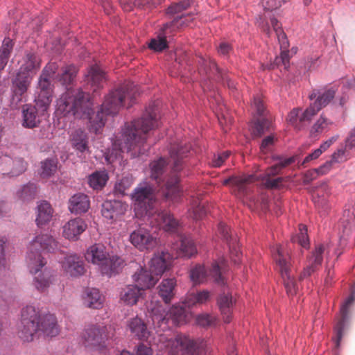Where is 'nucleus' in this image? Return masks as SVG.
<instances>
[{
	"label": "nucleus",
	"mask_w": 355,
	"mask_h": 355,
	"mask_svg": "<svg viewBox=\"0 0 355 355\" xmlns=\"http://www.w3.org/2000/svg\"><path fill=\"white\" fill-rule=\"evenodd\" d=\"M64 69L59 81L67 91L57 99L55 112L58 116L68 119H87L90 132L98 134L105 125L106 116L116 115L126 100L132 104L139 94V89L134 83L125 81L118 88L110 92L99 109L94 112V103L89 92L81 89L70 90L68 88L76 77L77 68Z\"/></svg>",
	"instance_id": "nucleus-1"
},
{
	"label": "nucleus",
	"mask_w": 355,
	"mask_h": 355,
	"mask_svg": "<svg viewBox=\"0 0 355 355\" xmlns=\"http://www.w3.org/2000/svg\"><path fill=\"white\" fill-rule=\"evenodd\" d=\"M191 149V146L187 144L170 148L169 155L173 164L169 173H167L168 162L163 157L150 164V178L161 187L162 196L166 200L176 201L180 198L182 189L180 180L186 166L185 159L190 155Z\"/></svg>",
	"instance_id": "nucleus-2"
},
{
	"label": "nucleus",
	"mask_w": 355,
	"mask_h": 355,
	"mask_svg": "<svg viewBox=\"0 0 355 355\" xmlns=\"http://www.w3.org/2000/svg\"><path fill=\"white\" fill-rule=\"evenodd\" d=\"M158 103H150L143 115L121 128L119 145L122 152L130 153L135 157L142 153L141 146L147 139V133L159 125Z\"/></svg>",
	"instance_id": "nucleus-3"
},
{
	"label": "nucleus",
	"mask_w": 355,
	"mask_h": 355,
	"mask_svg": "<svg viewBox=\"0 0 355 355\" xmlns=\"http://www.w3.org/2000/svg\"><path fill=\"white\" fill-rule=\"evenodd\" d=\"M58 248L55 239L47 234L36 236L28 247L26 261L30 273L33 275V284L40 292L45 291L51 284V270L45 268L46 261L41 252H53Z\"/></svg>",
	"instance_id": "nucleus-4"
},
{
	"label": "nucleus",
	"mask_w": 355,
	"mask_h": 355,
	"mask_svg": "<svg viewBox=\"0 0 355 355\" xmlns=\"http://www.w3.org/2000/svg\"><path fill=\"white\" fill-rule=\"evenodd\" d=\"M37 332L50 338L58 335L60 327L57 318L49 313L40 314L37 307L27 305L21 311V320L18 326L19 337L24 342H31Z\"/></svg>",
	"instance_id": "nucleus-5"
},
{
	"label": "nucleus",
	"mask_w": 355,
	"mask_h": 355,
	"mask_svg": "<svg viewBox=\"0 0 355 355\" xmlns=\"http://www.w3.org/2000/svg\"><path fill=\"white\" fill-rule=\"evenodd\" d=\"M85 258L98 266L101 274L108 277L117 275L124 266L122 258L117 255H110L105 247L100 243H95L89 247Z\"/></svg>",
	"instance_id": "nucleus-6"
},
{
	"label": "nucleus",
	"mask_w": 355,
	"mask_h": 355,
	"mask_svg": "<svg viewBox=\"0 0 355 355\" xmlns=\"http://www.w3.org/2000/svg\"><path fill=\"white\" fill-rule=\"evenodd\" d=\"M167 355H201L204 352L202 341L194 340L184 335L178 334L166 341Z\"/></svg>",
	"instance_id": "nucleus-7"
},
{
	"label": "nucleus",
	"mask_w": 355,
	"mask_h": 355,
	"mask_svg": "<svg viewBox=\"0 0 355 355\" xmlns=\"http://www.w3.org/2000/svg\"><path fill=\"white\" fill-rule=\"evenodd\" d=\"M154 189L148 182H143L135 189L131 194L133 209L139 217L150 216L154 207Z\"/></svg>",
	"instance_id": "nucleus-8"
},
{
	"label": "nucleus",
	"mask_w": 355,
	"mask_h": 355,
	"mask_svg": "<svg viewBox=\"0 0 355 355\" xmlns=\"http://www.w3.org/2000/svg\"><path fill=\"white\" fill-rule=\"evenodd\" d=\"M225 258L219 259L218 261H214L211 267L207 269L205 265L197 263L191 268L189 277L194 284H200L208 281H212L218 284H223V279L220 272V264H225Z\"/></svg>",
	"instance_id": "nucleus-9"
},
{
	"label": "nucleus",
	"mask_w": 355,
	"mask_h": 355,
	"mask_svg": "<svg viewBox=\"0 0 355 355\" xmlns=\"http://www.w3.org/2000/svg\"><path fill=\"white\" fill-rule=\"evenodd\" d=\"M150 316L155 325L165 330L168 327L170 321L174 325L184 323L186 320V312L179 306H173L167 312L162 306H157L151 309Z\"/></svg>",
	"instance_id": "nucleus-10"
},
{
	"label": "nucleus",
	"mask_w": 355,
	"mask_h": 355,
	"mask_svg": "<svg viewBox=\"0 0 355 355\" xmlns=\"http://www.w3.org/2000/svg\"><path fill=\"white\" fill-rule=\"evenodd\" d=\"M273 258L279 268L285 288L288 295H294L297 291V286L291 270L290 257L284 253L281 245L272 249Z\"/></svg>",
	"instance_id": "nucleus-11"
},
{
	"label": "nucleus",
	"mask_w": 355,
	"mask_h": 355,
	"mask_svg": "<svg viewBox=\"0 0 355 355\" xmlns=\"http://www.w3.org/2000/svg\"><path fill=\"white\" fill-rule=\"evenodd\" d=\"M252 105L258 116L254 121L252 130V134L255 137H260L272 128V116L268 114L260 96H254Z\"/></svg>",
	"instance_id": "nucleus-12"
},
{
	"label": "nucleus",
	"mask_w": 355,
	"mask_h": 355,
	"mask_svg": "<svg viewBox=\"0 0 355 355\" xmlns=\"http://www.w3.org/2000/svg\"><path fill=\"white\" fill-rule=\"evenodd\" d=\"M33 68H19L12 79V103L21 101L33 79Z\"/></svg>",
	"instance_id": "nucleus-13"
},
{
	"label": "nucleus",
	"mask_w": 355,
	"mask_h": 355,
	"mask_svg": "<svg viewBox=\"0 0 355 355\" xmlns=\"http://www.w3.org/2000/svg\"><path fill=\"white\" fill-rule=\"evenodd\" d=\"M82 339L86 347L95 350L105 348L107 341L105 327L97 324H90L85 328L82 334Z\"/></svg>",
	"instance_id": "nucleus-14"
},
{
	"label": "nucleus",
	"mask_w": 355,
	"mask_h": 355,
	"mask_svg": "<svg viewBox=\"0 0 355 355\" xmlns=\"http://www.w3.org/2000/svg\"><path fill=\"white\" fill-rule=\"evenodd\" d=\"M35 105L25 104L21 110V125L28 129H33L39 127L41 123V117L44 116L49 107L34 100Z\"/></svg>",
	"instance_id": "nucleus-15"
},
{
	"label": "nucleus",
	"mask_w": 355,
	"mask_h": 355,
	"mask_svg": "<svg viewBox=\"0 0 355 355\" xmlns=\"http://www.w3.org/2000/svg\"><path fill=\"white\" fill-rule=\"evenodd\" d=\"M270 17V24L274 32L276 34L278 42L280 46V55L277 56L274 60L273 67H288L289 65V42L285 33L282 29L281 24L274 17Z\"/></svg>",
	"instance_id": "nucleus-16"
},
{
	"label": "nucleus",
	"mask_w": 355,
	"mask_h": 355,
	"mask_svg": "<svg viewBox=\"0 0 355 355\" xmlns=\"http://www.w3.org/2000/svg\"><path fill=\"white\" fill-rule=\"evenodd\" d=\"M218 231L221 239L228 245L232 261L234 264H239L242 253L240 250L237 235L233 233L230 227L223 222L218 224Z\"/></svg>",
	"instance_id": "nucleus-17"
},
{
	"label": "nucleus",
	"mask_w": 355,
	"mask_h": 355,
	"mask_svg": "<svg viewBox=\"0 0 355 355\" xmlns=\"http://www.w3.org/2000/svg\"><path fill=\"white\" fill-rule=\"evenodd\" d=\"M130 243L139 250H150L157 245V239L146 227L139 225L129 236Z\"/></svg>",
	"instance_id": "nucleus-18"
},
{
	"label": "nucleus",
	"mask_w": 355,
	"mask_h": 355,
	"mask_svg": "<svg viewBox=\"0 0 355 355\" xmlns=\"http://www.w3.org/2000/svg\"><path fill=\"white\" fill-rule=\"evenodd\" d=\"M355 301V291H352L350 295L345 300L340 309V319L335 326L336 336L334 338L335 347L338 349L340 347L343 338V333L349 320V311L351 306Z\"/></svg>",
	"instance_id": "nucleus-19"
},
{
	"label": "nucleus",
	"mask_w": 355,
	"mask_h": 355,
	"mask_svg": "<svg viewBox=\"0 0 355 355\" xmlns=\"http://www.w3.org/2000/svg\"><path fill=\"white\" fill-rule=\"evenodd\" d=\"M319 110L311 103L305 110L301 108H293L288 114L287 121L295 128L301 130L307 126L313 116Z\"/></svg>",
	"instance_id": "nucleus-20"
},
{
	"label": "nucleus",
	"mask_w": 355,
	"mask_h": 355,
	"mask_svg": "<svg viewBox=\"0 0 355 355\" xmlns=\"http://www.w3.org/2000/svg\"><path fill=\"white\" fill-rule=\"evenodd\" d=\"M48 68H44L42 73L41 74L38 80V86L37 88V95L35 96V100L38 101L39 103H42L50 106L53 98V85L51 78L48 74ZM52 69L53 68H49Z\"/></svg>",
	"instance_id": "nucleus-21"
},
{
	"label": "nucleus",
	"mask_w": 355,
	"mask_h": 355,
	"mask_svg": "<svg viewBox=\"0 0 355 355\" xmlns=\"http://www.w3.org/2000/svg\"><path fill=\"white\" fill-rule=\"evenodd\" d=\"M324 251V247L322 244H319L315 246L311 255L308 259V265L304 268L300 275V280H302L310 277L320 268L323 261Z\"/></svg>",
	"instance_id": "nucleus-22"
},
{
	"label": "nucleus",
	"mask_w": 355,
	"mask_h": 355,
	"mask_svg": "<svg viewBox=\"0 0 355 355\" xmlns=\"http://www.w3.org/2000/svg\"><path fill=\"white\" fill-rule=\"evenodd\" d=\"M61 266L64 272L71 277H78L85 273L83 261L75 254L66 256Z\"/></svg>",
	"instance_id": "nucleus-23"
},
{
	"label": "nucleus",
	"mask_w": 355,
	"mask_h": 355,
	"mask_svg": "<svg viewBox=\"0 0 355 355\" xmlns=\"http://www.w3.org/2000/svg\"><path fill=\"white\" fill-rule=\"evenodd\" d=\"M71 146L79 156L89 153V139L81 128L76 129L70 135Z\"/></svg>",
	"instance_id": "nucleus-24"
},
{
	"label": "nucleus",
	"mask_w": 355,
	"mask_h": 355,
	"mask_svg": "<svg viewBox=\"0 0 355 355\" xmlns=\"http://www.w3.org/2000/svg\"><path fill=\"white\" fill-rule=\"evenodd\" d=\"M235 303V299L229 292L221 293L217 298V304L225 323H230L232 320V313Z\"/></svg>",
	"instance_id": "nucleus-25"
},
{
	"label": "nucleus",
	"mask_w": 355,
	"mask_h": 355,
	"mask_svg": "<svg viewBox=\"0 0 355 355\" xmlns=\"http://www.w3.org/2000/svg\"><path fill=\"white\" fill-rule=\"evenodd\" d=\"M153 218L165 232L170 233L177 232L179 223L169 211L166 210L158 211L153 216Z\"/></svg>",
	"instance_id": "nucleus-26"
},
{
	"label": "nucleus",
	"mask_w": 355,
	"mask_h": 355,
	"mask_svg": "<svg viewBox=\"0 0 355 355\" xmlns=\"http://www.w3.org/2000/svg\"><path fill=\"white\" fill-rule=\"evenodd\" d=\"M125 211L126 205L120 200H107L102 204V216L107 219H115Z\"/></svg>",
	"instance_id": "nucleus-27"
},
{
	"label": "nucleus",
	"mask_w": 355,
	"mask_h": 355,
	"mask_svg": "<svg viewBox=\"0 0 355 355\" xmlns=\"http://www.w3.org/2000/svg\"><path fill=\"white\" fill-rule=\"evenodd\" d=\"M85 222L80 218L68 221L63 227V236L67 239L76 240L86 230Z\"/></svg>",
	"instance_id": "nucleus-28"
},
{
	"label": "nucleus",
	"mask_w": 355,
	"mask_h": 355,
	"mask_svg": "<svg viewBox=\"0 0 355 355\" xmlns=\"http://www.w3.org/2000/svg\"><path fill=\"white\" fill-rule=\"evenodd\" d=\"M89 208V200L87 195L78 193L72 196L69 200V209L71 213L81 214Z\"/></svg>",
	"instance_id": "nucleus-29"
},
{
	"label": "nucleus",
	"mask_w": 355,
	"mask_h": 355,
	"mask_svg": "<svg viewBox=\"0 0 355 355\" xmlns=\"http://www.w3.org/2000/svg\"><path fill=\"white\" fill-rule=\"evenodd\" d=\"M153 274L150 270H148L140 266L139 270L132 275V279L139 288L148 289L154 286L157 282V279Z\"/></svg>",
	"instance_id": "nucleus-30"
},
{
	"label": "nucleus",
	"mask_w": 355,
	"mask_h": 355,
	"mask_svg": "<svg viewBox=\"0 0 355 355\" xmlns=\"http://www.w3.org/2000/svg\"><path fill=\"white\" fill-rule=\"evenodd\" d=\"M83 303L87 308L99 309L103 307V300L98 289L87 288L83 295Z\"/></svg>",
	"instance_id": "nucleus-31"
},
{
	"label": "nucleus",
	"mask_w": 355,
	"mask_h": 355,
	"mask_svg": "<svg viewBox=\"0 0 355 355\" xmlns=\"http://www.w3.org/2000/svg\"><path fill=\"white\" fill-rule=\"evenodd\" d=\"M336 90L333 87L328 89L323 93H320L318 89H313L309 94V98L310 100L315 98L312 104L320 111L323 107H325L331 102L334 98Z\"/></svg>",
	"instance_id": "nucleus-32"
},
{
	"label": "nucleus",
	"mask_w": 355,
	"mask_h": 355,
	"mask_svg": "<svg viewBox=\"0 0 355 355\" xmlns=\"http://www.w3.org/2000/svg\"><path fill=\"white\" fill-rule=\"evenodd\" d=\"M105 80L106 75L102 68H89V71L85 76V81L94 87V92H96L103 87Z\"/></svg>",
	"instance_id": "nucleus-33"
},
{
	"label": "nucleus",
	"mask_w": 355,
	"mask_h": 355,
	"mask_svg": "<svg viewBox=\"0 0 355 355\" xmlns=\"http://www.w3.org/2000/svg\"><path fill=\"white\" fill-rule=\"evenodd\" d=\"M354 220H355V202H352V205H347L345 206V209L343 211V217L341 218V223L343 224V238L345 236H348L349 233L352 232L354 228Z\"/></svg>",
	"instance_id": "nucleus-34"
},
{
	"label": "nucleus",
	"mask_w": 355,
	"mask_h": 355,
	"mask_svg": "<svg viewBox=\"0 0 355 355\" xmlns=\"http://www.w3.org/2000/svg\"><path fill=\"white\" fill-rule=\"evenodd\" d=\"M170 254L166 252L155 254L150 261V270L156 276L162 275L167 268Z\"/></svg>",
	"instance_id": "nucleus-35"
},
{
	"label": "nucleus",
	"mask_w": 355,
	"mask_h": 355,
	"mask_svg": "<svg viewBox=\"0 0 355 355\" xmlns=\"http://www.w3.org/2000/svg\"><path fill=\"white\" fill-rule=\"evenodd\" d=\"M128 328L135 337L141 340L147 339L149 336L146 323L139 318L135 317L128 322Z\"/></svg>",
	"instance_id": "nucleus-36"
},
{
	"label": "nucleus",
	"mask_w": 355,
	"mask_h": 355,
	"mask_svg": "<svg viewBox=\"0 0 355 355\" xmlns=\"http://www.w3.org/2000/svg\"><path fill=\"white\" fill-rule=\"evenodd\" d=\"M36 223L38 227L47 224L52 218L53 209L47 201L41 202L37 207Z\"/></svg>",
	"instance_id": "nucleus-37"
},
{
	"label": "nucleus",
	"mask_w": 355,
	"mask_h": 355,
	"mask_svg": "<svg viewBox=\"0 0 355 355\" xmlns=\"http://www.w3.org/2000/svg\"><path fill=\"white\" fill-rule=\"evenodd\" d=\"M176 281L174 278L164 279L159 285V295L163 301L168 304L174 296Z\"/></svg>",
	"instance_id": "nucleus-38"
},
{
	"label": "nucleus",
	"mask_w": 355,
	"mask_h": 355,
	"mask_svg": "<svg viewBox=\"0 0 355 355\" xmlns=\"http://www.w3.org/2000/svg\"><path fill=\"white\" fill-rule=\"evenodd\" d=\"M163 0H121L123 9L126 11L131 10L134 7L139 9L148 10L155 8L161 3Z\"/></svg>",
	"instance_id": "nucleus-39"
},
{
	"label": "nucleus",
	"mask_w": 355,
	"mask_h": 355,
	"mask_svg": "<svg viewBox=\"0 0 355 355\" xmlns=\"http://www.w3.org/2000/svg\"><path fill=\"white\" fill-rule=\"evenodd\" d=\"M144 291L136 285H128L123 290L121 300L128 305H134L138 302Z\"/></svg>",
	"instance_id": "nucleus-40"
},
{
	"label": "nucleus",
	"mask_w": 355,
	"mask_h": 355,
	"mask_svg": "<svg viewBox=\"0 0 355 355\" xmlns=\"http://www.w3.org/2000/svg\"><path fill=\"white\" fill-rule=\"evenodd\" d=\"M109 175L105 170L96 171L88 177V184L94 190H101L108 181Z\"/></svg>",
	"instance_id": "nucleus-41"
},
{
	"label": "nucleus",
	"mask_w": 355,
	"mask_h": 355,
	"mask_svg": "<svg viewBox=\"0 0 355 355\" xmlns=\"http://www.w3.org/2000/svg\"><path fill=\"white\" fill-rule=\"evenodd\" d=\"M178 254L184 258H191L197 254V248L193 241L189 237L180 236Z\"/></svg>",
	"instance_id": "nucleus-42"
},
{
	"label": "nucleus",
	"mask_w": 355,
	"mask_h": 355,
	"mask_svg": "<svg viewBox=\"0 0 355 355\" xmlns=\"http://www.w3.org/2000/svg\"><path fill=\"white\" fill-rule=\"evenodd\" d=\"M193 19L190 15L178 16L172 21L164 24V31H166L168 33H173L179 28L189 26Z\"/></svg>",
	"instance_id": "nucleus-43"
},
{
	"label": "nucleus",
	"mask_w": 355,
	"mask_h": 355,
	"mask_svg": "<svg viewBox=\"0 0 355 355\" xmlns=\"http://www.w3.org/2000/svg\"><path fill=\"white\" fill-rule=\"evenodd\" d=\"M168 34L166 31H164V27H162L159 35L155 38H153L148 43L149 49L155 52H162L167 49L166 37Z\"/></svg>",
	"instance_id": "nucleus-44"
},
{
	"label": "nucleus",
	"mask_w": 355,
	"mask_h": 355,
	"mask_svg": "<svg viewBox=\"0 0 355 355\" xmlns=\"http://www.w3.org/2000/svg\"><path fill=\"white\" fill-rule=\"evenodd\" d=\"M37 187L35 184L28 182L21 186L17 190L16 196L18 199L23 202H29L33 200L36 196Z\"/></svg>",
	"instance_id": "nucleus-45"
},
{
	"label": "nucleus",
	"mask_w": 355,
	"mask_h": 355,
	"mask_svg": "<svg viewBox=\"0 0 355 355\" xmlns=\"http://www.w3.org/2000/svg\"><path fill=\"white\" fill-rule=\"evenodd\" d=\"M329 171V164L324 163L317 168L307 171L303 177V183L305 185L309 184L318 175L326 174Z\"/></svg>",
	"instance_id": "nucleus-46"
},
{
	"label": "nucleus",
	"mask_w": 355,
	"mask_h": 355,
	"mask_svg": "<svg viewBox=\"0 0 355 355\" xmlns=\"http://www.w3.org/2000/svg\"><path fill=\"white\" fill-rule=\"evenodd\" d=\"M13 48V42L9 37H6L0 48V67H6L8 64L10 54Z\"/></svg>",
	"instance_id": "nucleus-47"
},
{
	"label": "nucleus",
	"mask_w": 355,
	"mask_h": 355,
	"mask_svg": "<svg viewBox=\"0 0 355 355\" xmlns=\"http://www.w3.org/2000/svg\"><path fill=\"white\" fill-rule=\"evenodd\" d=\"M26 170V163L21 157L14 158V162L11 165V169L8 173L10 177L18 176Z\"/></svg>",
	"instance_id": "nucleus-48"
},
{
	"label": "nucleus",
	"mask_w": 355,
	"mask_h": 355,
	"mask_svg": "<svg viewBox=\"0 0 355 355\" xmlns=\"http://www.w3.org/2000/svg\"><path fill=\"white\" fill-rule=\"evenodd\" d=\"M13 162L14 158L7 154H3V152L0 150V173L2 175H8Z\"/></svg>",
	"instance_id": "nucleus-49"
},
{
	"label": "nucleus",
	"mask_w": 355,
	"mask_h": 355,
	"mask_svg": "<svg viewBox=\"0 0 355 355\" xmlns=\"http://www.w3.org/2000/svg\"><path fill=\"white\" fill-rule=\"evenodd\" d=\"M191 3V0H183L179 3H173L168 8L166 13L168 15L179 14L190 7Z\"/></svg>",
	"instance_id": "nucleus-50"
},
{
	"label": "nucleus",
	"mask_w": 355,
	"mask_h": 355,
	"mask_svg": "<svg viewBox=\"0 0 355 355\" xmlns=\"http://www.w3.org/2000/svg\"><path fill=\"white\" fill-rule=\"evenodd\" d=\"M210 293L207 290H203L196 293H193L188 297L191 304L194 305L196 304H204L209 300Z\"/></svg>",
	"instance_id": "nucleus-51"
},
{
	"label": "nucleus",
	"mask_w": 355,
	"mask_h": 355,
	"mask_svg": "<svg viewBox=\"0 0 355 355\" xmlns=\"http://www.w3.org/2000/svg\"><path fill=\"white\" fill-rule=\"evenodd\" d=\"M56 171V165L53 159H45L42 162L41 175L44 178L51 176Z\"/></svg>",
	"instance_id": "nucleus-52"
},
{
	"label": "nucleus",
	"mask_w": 355,
	"mask_h": 355,
	"mask_svg": "<svg viewBox=\"0 0 355 355\" xmlns=\"http://www.w3.org/2000/svg\"><path fill=\"white\" fill-rule=\"evenodd\" d=\"M327 119L322 116L318 119L311 128L310 133L312 136L322 133L329 125Z\"/></svg>",
	"instance_id": "nucleus-53"
},
{
	"label": "nucleus",
	"mask_w": 355,
	"mask_h": 355,
	"mask_svg": "<svg viewBox=\"0 0 355 355\" xmlns=\"http://www.w3.org/2000/svg\"><path fill=\"white\" fill-rule=\"evenodd\" d=\"M216 321V317L208 313L200 314L196 318L197 324L203 327L214 325Z\"/></svg>",
	"instance_id": "nucleus-54"
},
{
	"label": "nucleus",
	"mask_w": 355,
	"mask_h": 355,
	"mask_svg": "<svg viewBox=\"0 0 355 355\" xmlns=\"http://www.w3.org/2000/svg\"><path fill=\"white\" fill-rule=\"evenodd\" d=\"M230 152L228 150L223 151L220 153L214 154L210 162L212 167L218 168L221 166L224 162L229 157Z\"/></svg>",
	"instance_id": "nucleus-55"
},
{
	"label": "nucleus",
	"mask_w": 355,
	"mask_h": 355,
	"mask_svg": "<svg viewBox=\"0 0 355 355\" xmlns=\"http://www.w3.org/2000/svg\"><path fill=\"white\" fill-rule=\"evenodd\" d=\"M132 184V180L128 177L123 178L119 182L114 185L116 192L121 195H125V191L130 188Z\"/></svg>",
	"instance_id": "nucleus-56"
},
{
	"label": "nucleus",
	"mask_w": 355,
	"mask_h": 355,
	"mask_svg": "<svg viewBox=\"0 0 355 355\" xmlns=\"http://www.w3.org/2000/svg\"><path fill=\"white\" fill-rule=\"evenodd\" d=\"M346 150L345 147L344 148H340L332 154L331 159L325 162L329 164V169L332 164L343 162L347 159L345 155Z\"/></svg>",
	"instance_id": "nucleus-57"
},
{
	"label": "nucleus",
	"mask_w": 355,
	"mask_h": 355,
	"mask_svg": "<svg viewBox=\"0 0 355 355\" xmlns=\"http://www.w3.org/2000/svg\"><path fill=\"white\" fill-rule=\"evenodd\" d=\"M8 241V239L7 236L0 235V272L5 270V247Z\"/></svg>",
	"instance_id": "nucleus-58"
},
{
	"label": "nucleus",
	"mask_w": 355,
	"mask_h": 355,
	"mask_svg": "<svg viewBox=\"0 0 355 355\" xmlns=\"http://www.w3.org/2000/svg\"><path fill=\"white\" fill-rule=\"evenodd\" d=\"M41 64V60L40 57L33 53H28L25 57V63L22 64L21 67H40Z\"/></svg>",
	"instance_id": "nucleus-59"
},
{
	"label": "nucleus",
	"mask_w": 355,
	"mask_h": 355,
	"mask_svg": "<svg viewBox=\"0 0 355 355\" xmlns=\"http://www.w3.org/2000/svg\"><path fill=\"white\" fill-rule=\"evenodd\" d=\"M282 182V178L279 177L275 179H272L270 178V176H266L264 178L263 184L266 189H273L280 188Z\"/></svg>",
	"instance_id": "nucleus-60"
},
{
	"label": "nucleus",
	"mask_w": 355,
	"mask_h": 355,
	"mask_svg": "<svg viewBox=\"0 0 355 355\" xmlns=\"http://www.w3.org/2000/svg\"><path fill=\"white\" fill-rule=\"evenodd\" d=\"M273 160L277 161L279 168L282 169L286 166L294 163L297 160V156H291L290 157H284L283 156H274Z\"/></svg>",
	"instance_id": "nucleus-61"
},
{
	"label": "nucleus",
	"mask_w": 355,
	"mask_h": 355,
	"mask_svg": "<svg viewBox=\"0 0 355 355\" xmlns=\"http://www.w3.org/2000/svg\"><path fill=\"white\" fill-rule=\"evenodd\" d=\"M300 233L298 237V242L302 247L307 248L309 246V239L307 235V229L306 226L300 225Z\"/></svg>",
	"instance_id": "nucleus-62"
},
{
	"label": "nucleus",
	"mask_w": 355,
	"mask_h": 355,
	"mask_svg": "<svg viewBox=\"0 0 355 355\" xmlns=\"http://www.w3.org/2000/svg\"><path fill=\"white\" fill-rule=\"evenodd\" d=\"M285 1L286 0H263V6L265 10H273L279 8Z\"/></svg>",
	"instance_id": "nucleus-63"
},
{
	"label": "nucleus",
	"mask_w": 355,
	"mask_h": 355,
	"mask_svg": "<svg viewBox=\"0 0 355 355\" xmlns=\"http://www.w3.org/2000/svg\"><path fill=\"white\" fill-rule=\"evenodd\" d=\"M345 149L352 150L355 148V127L352 128L345 140Z\"/></svg>",
	"instance_id": "nucleus-64"
}]
</instances>
